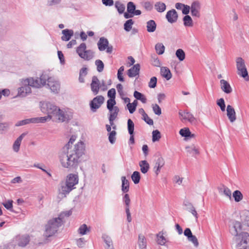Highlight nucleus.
Instances as JSON below:
<instances>
[{
  "label": "nucleus",
  "mask_w": 249,
  "mask_h": 249,
  "mask_svg": "<svg viewBox=\"0 0 249 249\" xmlns=\"http://www.w3.org/2000/svg\"><path fill=\"white\" fill-rule=\"evenodd\" d=\"M84 143L80 141L69 150L62 149L59 155L61 165L64 168L74 169L77 167L80 158L84 154Z\"/></svg>",
  "instance_id": "f257e3e1"
},
{
  "label": "nucleus",
  "mask_w": 249,
  "mask_h": 249,
  "mask_svg": "<svg viewBox=\"0 0 249 249\" xmlns=\"http://www.w3.org/2000/svg\"><path fill=\"white\" fill-rule=\"evenodd\" d=\"M40 110L42 112L48 115L44 117L49 118L46 122L54 118L59 122H64L68 121L72 117V113L68 109H61L50 102H41Z\"/></svg>",
  "instance_id": "f03ea898"
},
{
  "label": "nucleus",
  "mask_w": 249,
  "mask_h": 249,
  "mask_svg": "<svg viewBox=\"0 0 249 249\" xmlns=\"http://www.w3.org/2000/svg\"><path fill=\"white\" fill-rule=\"evenodd\" d=\"M79 178L77 174L71 173L67 175L65 182H62L58 189L59 195L61 198L66 197L75 186L78 183Z\"/></svg>",
  "instance_id": "7ed1b4c3"
},
{
  "label": "nucleus",
  "mask_w": 249,
  "mask_h": 249,
  "mask_svg": "<svg viewBox=\"0 0 249 249\" xmlns=\"http://www.w3.org/2000/svg\"><path fill=\"white\" fill-rule=\"evenodd\" d=\"M62 225V221L59 218H53L49 220L45 225L43 236L46 238L53 236Z\"/></svg>",
  "instance_id": "20e7f679"
},
{
  "label": "nucleus",
  "mask_w": 249,
  "mask_h": 249,
  "mask_svg": "<svg viewBox=\"0 0 249 249\" xmlns=\"http://www.w3.org/2000/svg\"><path fill=\"white\" fill-rule=\"evenodd\" d=\"M20 87L18 89V96L25 97L32 92L31 87L33 88L31 78H23L19 81Z\"/></svg>",
  "instance_id": "39448f33"
},
{
  "label": "nucleus",
  "mask_w": 249,
  "mask_h": 249,
  "mask_svg": "<svg viewBox=\"0 0 249 249\" xmlns=\"http://www.w3.org/2000/svg\"><path fill=\"white\" fill-rule=\"evenodd\" d=\"M236 249H249V234L246 232H241L237 237H235Z\"/></svg>",
  "instance_id": "423d86ee"
},
{
  "label": "nucleus",
  "mask_w": 249,
  "mask_h": 249,
  "mask_svg": "<svg viewBox=\"0 0 249 249\" xmlns=\"http://www.w3.org/2000/svg\"><path fill=\"white\" fill-rule=\"evenodd\" d=\"M86 49V44L82 43L77 48L76 53L81 58L89 61L93 57L94 53L91 50Z\"/></svg>",
  "instance_id": "0eeeda50"
},
{
  "label": "nucleus",
  "mask_w": 249,
  "mask_h": 249,
  "mask_svg": "<svg viewBox=\"0 0 249 249\" xmlns=\"http://www.w3.org/2000/svg\"><path fill=\"white\" fill-rule=\"evenodd\" d=\"M236 63L237 74L246 81H249V76L244 59L241 57H238L236 59Z\"/></svg>",
  "instance_id": "6e6552de"
},
{
  "label": "nucleus",
  "mask_w": 249,
  "mask_h": 249,
  "mask_svg": "<svg viewBox=\"0 0 249 249\" xmlns=\"http://www.w3.org/2000/svg\"><path fill=\"white\" fill-rule=\"evenodd\" d=\"M51 77L44 73H43L39 78L30 77L33 88H40L46 85L47 81L48 83Z\"/></svg>",
  "instance_id": "1a4fd4ad"
},
{
  "label": "nucleus",
  "mask_w": 249,
  "mask_h": 249,
  "mask_svg": "<svg viewBox=\"0 0 249 249\" xmlns=\"http://www.w3.org/2000/svg\"><path fill=\"white\" fill-rule=\"evenodd\" d=\"M48 118H44L42 117H35L29 119H26L23 120L19 121L15 124L16 126H20L26 125L29 124H38L44 123L46 122Z\"/></svg>",
  "instance_id": "9d476101"
},
{
  "label": "nucleus",
  "mask_w": 249,
  "mask_h": 249,
  "mask_svg": "<svg viewBox=\"0 0 249 249\" xmlns=\"http://www.w3.org/2000/svg\"><path fill=\"white\" fill-rule=\"evenodd\" d=\"M104 98L101 95L97 96L94 98L90 103V107L92 112L96 111L102 104L104 103Z\"/></svg>",
  "instance_id": "9b49d317"
},
{
  "label": "nucleus",
  "mask_w": 249,
  "mask_h": 249,
  "mask_svg": "<svg viewBox=\"0 0 249 249\" xmlns=\"http://www.w3.org/2000/svg\"><path fill=\"white\" fill-rule=\"evenodd\" d=\"M242 229V225L241 223L237 221H232L230 226V231L232 235L237 237L240 233Z\"/></svg>",
  "instance_id": "f8f14e48"
},
{
  "label": "nucleus",
  "mask_w": 249,
  "mask_h": 249,
  "mask_svg": "<svg viewBox=\"0 0 249 249\" xmlns=\"http://www.w3.org/2000/svg\"><path fill=\"white\" fill-rule=\"evenodd\" d=\"M47 85L53 92L56 93L60 90V83L53 77L50 78Z\"/></svg>",
  "instance_id": "ddd939ff"
},
{
  "label": "nucleus",
  "mask_w": 249,
  "mask_h": 249,
  "mask_svg": "<svg viewBox=\"0 0 249 249\" xmlns=\"http://www.w3.org/2000/svg\"><path fill=\"white\" fill-rule=\"evenodd\" d=\"M191 14L193 16L199 18L200 17V3L199 2L194 1L190 6Z\"/></svg>",
  "instance_id": "4468645a"
},
{
  "label": "nucleus",
  "mask_w": 249,
  "mask_h": 249,
  "mask_svg": "<svg viewBox=\"0 0 249 249\" xmlns=\"http://www.w3.org/2000/svg\"><path fill=\"white\" fill-rule=\"evenodd\" d=\"M178 15L175 9L168 11L166 15V18L170 23H173L177 21Z\"/></svg>",
  "instance_id": "2eb2a0df"
},
{
  "label": "nucleus",
  "mask_w": 249,
  "mask_h": 249,
  "mask_svg": "<svg viewBox=\"0 0 249 249\" xmlns=\"http://www.w3.org/2000/svg\"><path fill=\"white\" fill-rule=\"evenodd\" d=\"M178 114L182 121L187 120L190 123H193L195 121V118L190 112L180 111Z\"/></svg>",
  "instance_id": "dca6fc26"
},
{
  "label": "nucleus",
  "mask_w": 249,
  "mask_h": 249,
  "mask_svg": "<svg viewBox=\"0 0 249 249\" xmlns=\"http://www.w3.org/2000/svg\"><path fill=\"white\" fill-rule=\"evenodd\" d=\"M16 240L19 246L23 247L29 243L30 237L27 235H18L16 237Z\"/></svg>",
  "instance_id": "f3484780"
},
{
  "label": "nucleus",
  "mask_w": 249,
  "mask_h": 249,
  "mask_svg": "<svg viewBox=\"0 0 249 249\" xmlns=\"http://www.w3.org/2000/svg\"><path fill=\"white\" fill-rule=\"evenodd\" d=\"M227 115L231 123H233L236 119V113L233 107L231 105L227 107Z\"/></svg>",
  "instance_id": "a211bd4d"
},
{
  "label": "nucleus",
  "mask_w": 249,
  "mask_h": 249,
  "mask_svg": "<svg viewBox=\"0 0 249 249\" xmlns=\"http://www.w3.org/2000/svg\"><path fill=\"white\" fill-rule=\"evenodd\" d=\"M179 133L182 137H184L186 140L195 138L196 137V135L192 133L188 127H185L179 130Z\"/></svg>",
  "instance_id": "6ab92c4d"
},
{
  "label": "nucleus",
  "mask_w": 249,
  "mask_h": 249,
  "mask_svg": "<svg viewBox=\"0 0 249 249\" xmlns=\"http://www.w3.org/2000/svg\"><path fill=\"white\" fill-rule=\"evenodd\" d=\"M90 86L91 91L95 95H96L98 93L100 88V82L96 76L92 77Z\"/></svg>",
  "instance_id": "aec40b11"
},
{
  "label": "nucleus",
  "mask_w": 249,
  "mask_h": 249,
  "mask_svg": "<svg viewBox=\"0 0 249 249\" xmlns=\"http://www.w3.org/2000/svg\"><path fill=\"white\" fill-rule=\"evenodd\" d=\"M165 161L164 159L161 158H159L156 161L155 166L154 167V171L156 174L158 175L160 172L161 168L164 166Z\"/></svg>",
  "instance_id": "412c9836"
},
{
  "label": "nucleus",
  "mask_w": 249,
  "mask_h": 249,
  "mask_svg": "<svg viewBox=\"0 0 249 249\" xmlns=\"http://www.w3.org/2000/svg\"><path fill=\"white\" fill-rule=\"evenodd\" d=\"M140 69V65L139 64L134 65L128 70L127 75L129 77H134L139 75Z\"/></svg>",
  "instance_id": "4be33fe9"
},
{
  "label": "nucleus",
  "mask_w": 249,
  "mask_h": 249,
  "mask_svg": "<svg viewBox=\"0 0 249 249\" xmlns=\"http://www.w3.org/2000/svg\"><path fill=\"white\" fill-rule=\"evenodd\" d=\"M108 110L110 112L109 116V124L111 125H113L114 124L113 122L117 117L118 112L119 111V108L118 107H114L112 108V109Z\"/></svg>",
  "instance_id": "5701e85b"
},
{
  "label": "nucleus",
  "mask_w": 249,
  "mask_h": 249,
  "mask_svg": "<svg viewBox=\"0 0 249 249\" xmlns=\"http://www.w3.org/2000/svg\"><path fill=\"white\" fill-rule=\"evenodd\" d=\"M25 135V133H22L14 142L13 145V149L14 152H18L19 151L21 142Z\"/></svg>",
  "instance_id": "b1692460"
},
{
  "label": "nucleus",
  "mask_w": 249,
  "mask_h": 249,
  "mask_svg": "<svg viewBox=\"0 0 249 249\" xmlns=\"http://www.w3.org/2000/svg\"><path fill=\"white\" fill-rule=\"evenodd\" d=\"M108 45H109L108 41L104 37L100 38L99 40L97 43L98 49L100 51H105L106 49V48H107Z\"/></svg>",
  "instance_id": "393cba45"
},
{
  "label": "nucleus",
  "mask_w": 249,
  "mask_h": 249,
  "mask_svg": "<svg viewBox=\"0 0 249 249\" xmlns=\"http://www.w3.org/2000/svg\"><path fill=\"white\" fill-rule=\"evenodd\" d=\"M240 217L242 223L249 227V211L244 210L240 213Z\"/></svg>",
  "instance_id": "a878e982"
},
{
  "label": "nucleus",
  "mask_w": 249,
  "mask_h": 249,
  "mask_svg": "<svg viewBox=\"0 0 249 249\" xmlns=\"http://www.w3.org/2000/svg\"><path fill=\"white\" fill-rule=\"evenodd\" d=\"M62 34L63 36H61V39L63 41H69L73 35V31L72 30L64 29L62 30Z\"/></svg>",
  "instance_id": "bb28decb"
},
{
  "label": "nucleus",
  "mask_w": 249,
  "mask_h": 249,
  "mask_svg": "<svg viewBox=\"0 0 249 249\" xmlns=\"http://www.w3.org/2000/svg\"><path fill=\"white\" fill-rule=\"evenodd\" d=\"M163 234L162 231H160L156 234V242L159 245L165 246L167 242V239Z\"/></svg>",
  "instance_id": "cd10ccee"
},
{
  "label": "nucleus",
  "mask_w": 249,
  "mask_h": 249,
  "mask_svg": "<svg viewBox=\"0 0 249 249\" xmlns=\"http://www.w3.org/2000/svg\"><path fill=\"white\" fill-rule=\"evenodd\" d=\"M221 88L222 90L226 93H230L231 92L232 89L230 85L225 80H220Z\"/></svg>",
  "instance_id": "c85d7f7f"
},
{
  "label": "nucleus",
  "mask_w": 249,
  "mask_h": 249,
  "mask_svg": "<svg viewBox=\"0 0 249 249\" xmlns=\"http://www.w3.org/2000/svg\"><path fill=\"white\" fill-rule=\"evenodd\" d=\"M184 205L186 206V210L191 213L193 214V215L195 216L196 220L197 221L198 216L197 213L196 211L195 208L191 203L189 202H187L186 203H185Z\"/></svg>",
  "instance_id": "c756f323"
},
{
  "label": "nucleus",
  "mask_w": 249,
  "mask_h": 249,
  "mask_svg": "<svg viewBox=\"0 0 249 249\" xmlns=\"http://www.w3.org/2000/svg\"><path fill=\"white\" fill-rule=\"evenodd\" d=\"M139 165L140 167L141 171L143 174H146L150 168L149 164L145 160L140 161Z\"/></svg>",
  "instance_id": "7c9ffc66"
},
{
  "label": "nucleus",
  "mask_w": 249,
  "mask_h": 249,
  "mask_svg": "<svg viewBox=\"0 0 249 249\" xmlns=\"http://www.w3.org/2000/svg\"><path fill=\"white\" fill-rule=\"evenodd\" d=\"M122 180V191L123 193H126L129 191V183L125 177L123 176L121 178Z\"/></svg>",
  "instance_id": "2f4dec72"
},
{
  "label": "nucleus",
  "mask_w": 249,
  "mask_h": 249,
  "mask_svg": "<svg viewBox=\"0 0 249 249\" xmlns=\"http://www.w3.org/2000/svg\"><path fill=\"white\" fill-rule=\"evenodd\" d=\"M160 73L161 75L166 79V80H169L172 77V74L170 70L166 67H162L160 68Z\"/></svg>",
  "instance_id": "473e14b6"
},
{
  "label": "nucleus",
  "mask_w": 249,
  "mask_h": 249,
  "mask_svg": "<svg viewBox=\"0 0 249 249\" xmlns=\"http://www.w3.org/2000/svg\"><path fill=\"white\" fill-rule=\"evenodd\" d=\"M157 24L154 20H150L146 22L147 31L152 33L156 31Z\"/></svg>",
  "instance_id": "72a5a7b5"
},
{
  "label": "nucleus",
  "mask_w": 249,
  "mask_h": 249,
  "mask_svg": "<svg viewBox=\"0 0 249 249\" xmlns=\"http://www.w3.org/2000/svg\"><path fill=\"white\" fill-rule=\"evenodd\" d=\"M2 120V116L0 115V121ZM10 126V123L8 122L0 123V134H3L6 132Z\"/></svg>",
  "instance_id": "f704fd0d"
},
{
  "label": "nucleus",
  "mask_w": 249,
  "mask_h": 249,
  "mask_svg": "<svg viewBox=\"0 0 249 249\" xmlns=\"http://www.w3.org/2000/svg\"><path fill=\"white\" fill-rule=\"evenodd\" d=\"M155 9L159 13H162L166 10V5L164 3L158 1L154 5Z\"/></svg>",
  "instance_id": "c9c22d12"
},
{
  "label": "nucleus",
  "mask_w": 249,
  "mask_h": 249,
  "mask_svg": "<svg viewBox=\"0 0 249 249\" xmlns=\"http://www.w3.org/2000/svg\"><path fill=\"white\" fill-rule=\"evenodd\" d=\"M89 231V228L88 227L87 225L85 224H83L79 227L77 231L79 234L84 235L87 234Z\"/></svg>",
  "instance_id": "e433bc0d"
},
{
  "label": "nucleus",
  "mask_w": 249,
  "mask_h": 249,
  "mask_svg": "<svg viewBox=\"0 0 249 249\" xmlns=\"http://www.w3.org/2000/svg\"><path fill=\"white\" fill-rule=\"evenodd\" d=\"M184 25L186 27H192L193 21L191 17L189 15L185 16L183 18Z\"/></svg>",
  "instance_id": "4c0bfd02"
},
{
  "label": "nucleus",
  "mask_w": 249,
  "mask_h": 249,
  "mask_svg": "<svg viewBox=\"0 0 249 249\" xmlns=\"http://www.w3.org/2000/svg\"><path fill=\"white\" fill-rule=\"evenodd\" d=\"M187 152L193 156L198 155L199 154L198 149L194 145H192L186 147Z\"/></svg>",
  "instance_id": "58836bf2"
},
{
  "label": "nucleus",
  "mask_w": 249,
  "mask_h": 249,
  "mask_svg": "<svg viewBox=\"0 0 249 249\" xmlns=\"http://www.w3.org/2000/svg\"><path fill=\"white\" fill-rule=\"evenodd\" d=\"M138 244L141 249H146V241L145 237L143 235H139Z\"/></svg>",
  "instance_id": "ea45409f"
},
{
  "label": "nucleus",
  "mask_w": 249,
  "mask_h": 249,
  "mask_svg": "<svg viewBox=\"0 0 249 249\" xmlns=\"http://www.w3.org/2000/svg\"><path fill=\"white\" fill-rule=\"evenodd\" d=\"M134 96L137 100H140L142 103H145L146 102L147 99L145 96L137 91H134Z\"/></svg>",
  "instance_id": "a19ab883"
},
{
  "label": "nucleus",
  "mask_w": 249,
  "mask_h": 249,
  "mask_svg": "<svg viewBox=\"0 0 249 249\" xmlns=\"http://www.w3.org/2000/svg\"><path fill=\"white\" fill-rule=\"evenodd\" d=\"M155 50L159 55L162 54L165 51V47L161 43H158L155 45Z\"/></svg>",
  "instance_id": "79ce46f5"
},
{
  "label": "nucleus",
  "mask_w": 249,
  "mask_h": 249,
  "mask_svg": "<svg viewBox=\"0 0 249 249\" xmlns=\"http://www.w3.org/2000/svg\"><path fill=\"white\" fill-rule=\"evenodd\" d=\"M232 196L234 198L235 201L237 202L241 201L243 197L242 194L238 190H236L233 192Z\"/></svg>",
  "instance_id": "37998d69"
},
{
  "label": "nucleus",
  "mask_w": 249,
  "mask_h": 249,
  "mask_svg": "<svg viewBox=\"0 0 249 249\" xmlns=\"http://www.w3.org/2000/svg\"><path fill=\"white\" fill-rule=\"evenodd\" d=\"M176 55L180 61H182L185 59V53L181 49H178L176 51Z\"/></svg>",
  "instance_id": "c03bdc74"
},
{
  "label": "nucleus",
  "mask_w": 249,
  "mask_h": 249,
  "mask_svg": "<svg viewBox=\"0 0 249 249\" xmlns=\"http://www.w3.org/2000/svg\"><path fill=\"white\" fill-rule=\"evenodd\" d=\"M72 214L71 210H68L61 212L59 216L58 217H55L56 218H59L62 221V224L63 223V219L65 217H67L70 216Z\"/></svg>",
  "instance_id": "a18cd8bd"
},
{
  "label": "nucleus",
  "mask_w": 249,
  "mask_h": 249,
  "mask_svg": "<svg viewBox=\"0 0 249 249\" xmlns=\"http://www.w3.org/2000/svg\"><path fill=\"white\" fill-rule=\"evenodd\" d=\"M115 7L119 14H123L125 10V5L119 1H116L115 3Z\"/></svg>",
  "instance_id": "49530a36"
},
{
  "label": "nucleus",
  "mask_w": 249,
  "mask_h": 249,
  "mask_svg": "<svg viewBox=\"0 0 249 249\" xmlns=\"http://www.w3.org/2000/svg\"><path fill=\"white\" fill-rule=\"evenodd\" d=\"M76 137L74 135H72L71 136L69 141L68 143L66 144V145L63 148L64 150H69L70 148H73V146H72V144L73 142L75 141Z\"/></svg>",
  "instance_id": "de8ad7c7"
},
{
  "label": "nucleus",
  "mask_w": 249,
  "mask_h": 249,
  "mask_svg": "<svg viewBox=\"0 0 249 249\" xmlns=\"http://www.w3.org/2000/svg\"><path fill=\"white\" fill-rule=\"evenodd\" d=\"M102 238L107 246V248H111L112 247H113L112 241L110 237H109L107 234H104L102 236Z\"/></svg>",
  "instance_id": "09e8293b"
},
{
  "label": "nucleus",
  "mask_w": 249,
  "mask_h": 249,
  "mask_svg": "<svg viewBox=\"0 0 249 249\" xmlns=\"http://www.w3.org/2000/svg\"><path fill=\"white\" fill-rule=\"evenodd\" d=\"M131 179L135 184L139 183L140 174L138 171H134L131 175Z\"/></svg>",
  "instance_id": "8fccbe9b"
},
{
  "label": "nucleus",
  "mask_w": 249,
  "mask_h": 249,
  "mask_svg": "<svg viewBox=\"0 0 249 249\" xmlns=\"http://www.w3.org/2000/svg\"><path fill=\"white\" fill-rule=\"evenodd\" d=\"M123 201L125 205V209L129 208L130 204V199L128 194H125L123 197Z\"/></svg>",
  "instance_id": "3c124183"
},
{
  "label": "nucleus",
  "mask_w": 249,
  "mask_h": 249,
  "mask_svg": "<svg viewBox=\"0 0 249 249\" xmlns=\"http://www.w3.org/2000/svg\"><path fill=\"white\" fill-rule=\"evenodd\" d=\"M161 138L160 132L158 130H155L152 132V141L155 142L158 141Z\"/></svg>",
  "instance_id": "603ef678"
},
{
  "label": "nucleus",
  "mask_w": 249,
  "mask_h": 249,
  "mask_svg": "<svg viewBox=\"0 0 249 249\" xmlns=\"http://www.w3.org/2000/svg\"><path fill=\"white\" fill-rule=\"evenodd\" d=\"M95 63L97 67V71L99 72L103 71L104 68L103 62L101 60L98 59L95 61Z\"/></svg>",
  "instance_id": "864d4df0"
},
{
  "label": "nucleus",
  "mask_w": 249,
  "mask_h": 249,
  "mask_svg": "<svg viewBox=\"0 0 249 249\" xmlns=\"http://www.w3.org/2000/svg\"><path fill=\"white\" fill-rule=\"evenodd\" d=\"M134 22L132 19H128L127 20L125 23L124 24V29L127 31L129 32L132 29V25L133 24Z\"/></svg>",
  "instance_id": "5fc2aeb1"
},
{
  "label": "nucleus",
  "mask_w": 249,
  "mask_h": 249,
  "mask_svg": "<svg viewBox=\"0 0 249 249\" xmlns=\"http://www.w3.org/2000/svg\"><path fill=\"white\" fill-rule=\"evenodd\" d=\"M127 128L129 134H133L134 129V124L131 119L127 121Z\"/></svg>",
  "instance_id": "6e6d98bb"
},
{
  "label": "nucleus",
  "mask_w": 249,
  "mask_h": 249,
  "mask_svg": "<svg viewBox=\"0 0 249 249\" xmlns=\"http://www.w3.org/2000/svg\"><path fill=\"white\" fill-rule=\"evenodd\" d=\"M13 200H8L2 203V205L4 206V207L12 212L13 211Z\"/></svg>",
  "instance_id": "4d7b16f0"
},
{
  "label": "nucleus",
  "mask_w": 249,
  "mask_h": 249,
  "mask_svg": "<svg viewBox=\"0 0 249 249\" xmlns=\"http://www.w3.org/2000/svg\"><path fill=\"white\" fill-rule=\"evenodd\" d=\"M116 132L115 130H113L108 134V140L109 142L113 144L115 143L116 141Z\"/></svg>",
  "instance_id": "13d9d810"
},
{
  "label": "nucleus",
  "mask_w": 249,
  "mask_h": 249,
  "mask_svg": "<svg viewBox=\"0 0 249 249\" xmlns=\"http://www.w3.org/2000/svg\"><path fill=\"white\" fill-rule=\"evenodd\" d=\"M136 9V6L133 2H129L127 5V12L130 14H132Z\"/></svg>",
  "instance_id": "bf43d9fd"
},
{
  "label": "nucleus",
  "mask_w": 249,
  "mask_h": 249,
  "mask_svg": "<svg viewBox=\"0 0 249 249\" xmlns=\"http://www.w3.org/2000/svg\"><path fill=\"white\" fill-rule=\"evenodd\" d=\"M217 105L220 107L222 111H225V104L223 98L218 99L216 102Z\"/></svg>",
  "instance_id": "052dcab7"
},
{
  "label": "nucleus",
  "mask_w": 249,
  "mask_h": 249,
  "mask_svg": "<svg viewBox=\"0 0 249 249\" xmlns=\"http://www.w3.org/2000/svg\"><path fill=\"white\" fill-rule=\"evenodd\" d=\"M142 5L146 11H150L153 9V4L150 1H145Z\"/></svg>",
  "instance_id": "680f3d73"
},
{
  "label": "nucleus",
  "mask_w": 249,
  "mask_h": 249,
  "mask_svg": "<svg viewBox=\"0 0 249 249\" xmlns=\"http://www.w3.org/2000/svg\"><path fill=\"white\" fill-rule=\"evenodd\" d=\"M116 102L115 99H108L107 101V107L108 110H110L112 109V108L114 107L115 105H116Z\"/></svg>",
  "instance_id": "e2e57ef3"
},
{
  "label": "nucleus",
  "mask_w": 249,
  "mask_h": 249,
  "mask_svg": "<svg viewBox=\"0 0 249 249\" xmlns=\"http://www.w3.org/2000/svg\"><path fill=\"white\" fill-rule=\"evenodd\" d=\"M152 109L155 114L160 115L161 114V110L159 106L157 104L152 105Z\"/></svg>",
  "instance_id": "0e129e2a"
},
{
  "label": "nucleus",
  "mask_w": 249,
  "mask_h": 249,
  "mask_svg": "<svg viewBox=\"0 0 249 249\" xmlns=\"http://www.w3.org/2000/svg\"><path fill=\"white\" fill-rule=\"evenodd\" d=\"M157 83V79L156 77L153 76L151 78L148 83V86L150 88H154L156 87Z\"/></svg>",
  "instance_id": "69168bd1"
},
{
  "label": "nucleus",
  "mask_w": 249,
  "mask_h": 249,
  "mask_svg": "<svg viewBox=\"0 0 249 249\" xmlns=\"http://www.w3.org/2000/svg\"><path fill=\"white\" fill-rule=\"evenodd\" d=\"M188 240L190 242H191L196 247H198L199 243L196 236L192 235L191 236L188 238Z\"/></svg>",
  "instance_id": "338daca9"
},
{
  "label": "nucleus",
  "mask_w": 249,
  "mask_h": 249,
  "mask_svg": "<svg viewBox=\"0 0 249 249\" xmlns=\"http://www.w3.org/2000/svg\"><path fill=\"white\" fill-rule=\"evenodd\" d=\"M116 95V90L115 89H111L107 92V96L110 98L109 99H115Z\"/></svg>",
  "instance_id": "774afa93"
}]
</instances>
